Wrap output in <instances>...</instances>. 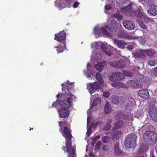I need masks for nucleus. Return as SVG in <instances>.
<instances>
[{
    "mask_svg": "<svg viewBox=\"0 0 157 157\" xmlns=\"http://www.w3.org/2000/svg\"><path fill=\"white\" fill-rule=\"evenodd\" d=\"M59 126L60 127L59 131L61 132L62 135L65 139V146L62 147V149L64 153L67 152L68 154V157H74L75 154V150L72 148L71 139L72 137L71 130L68 127L65 126L62 130L61 124L63 122L59 121L58 122Z\"/></svg>",
    "mask_w": 157,
    "mask_h": 157,
    "instance_id": "obj_1",
    "label": "nucleus"
},
{
    "mask_svg": "<svg viewBox=\"0 0 157 157\" xmlns=\"http://www.w3.org/2000/svg\"><path fill=\"white\" fill-rule=\"evenodd\" d=\"M144 142L147 144H154L157 140V134L153 131H147L144 134Z\"/></svg>",
    "mask_w": 157,
    "mask_h": 157,
    "instance_id": "obj_2",
    "label": "nucleus"
},
{
    "mask_svg": "<svg viewBox=\"0 0 157 157\" xmlns=\"http://www.w3.org/2000/svg\"><path fill=\"white\" fill-rule=\"evenodd\" d=\"M136 135L134 134L128 135L125 139L124 145L127 148H135L136 145Z\"/></svg>",
    "mask_w": 157,
    "mask_h": 157,
    "instance_id": "obj_3",
    "label": "nucleus"
},
{
    "mask_svg": "<svg viewBox=\"0 0 157 157\" xmlns=\"http://www.w3.org/2000/svg\"><path fill=\"white\" fill-rule=\"evenodd\" d=\"M54 39L60 43L63 44L64 45L66 44V34L64 30L60 31L57 34L55 35Z\"/></svg>",
    "mask_w": 157,
    "mask_h": 157,
    "instance_id": "obj_4",
    "label": "nucleus"
},
{
    "mask_svg": "<svg viewBox=\"0 0 157 157\" xmlns=\"http://www.w3.org/2000/svg\"><path fill=\"white\" fill-rule=\"evenodd\" d=\"M75 98V96L72 94H70V98H67V100H63L60 103L62 108L68 109L71 105L72 100Z\"/></svg>",
    "mask_w": 157,
    "mask_h": 157,
    "instance_id": "obj_5",
    "label": "nucleus"
},
{
    "mask_svg": "<svg viewBox=\"0 0 157 157\" xmlns=\"http://www.w3.org/2000/svg\"><path fill=\"white\" fill-rule=\"evenodd\" d=\"M100 87V83L97 81L94 83H88L87 87L90 94L94 93L95 90H98Z\"/></svg>",
    "mask_w": 157,
    "mask_h": 157,
    "instance_id": "obj_6",
    "label": "nucleus"
},
{
    "mask_svg": "<svg viewBox=\"0 0 157 157\" xmlns=\"http://www.w3.org/2000/svg\"><path fill=\"white\" fill-rule=\"evenodd\" d=\"M125 75L121 73L116 72L113 73L109 77V80L112 82H115L116 80H121L124 79Z\"/></svg>",
    "mask_w": 157,
    "mask_h": 157,
    "instance_id": "obj_7",
    "label": "nucleus"
},
{
    "mask_svg": "<svg viewBox=\"0 0 157 157\" xmlns=\"http://www.w3.org/2000/svg\"><path fill=\"white\" fill-rule=\"evenodd\" d=\"M118 24L117 21L115 19L112 20L109 25H105V28L112 32H116L117 29Z\"/></svg>",
    "mask_w": 157,
    "mask_h": 157,
    "instance_id": "obj_8",
    "label": "nucleus"
},
{
    "mask_svg": "<svg viewBox=\"0 0 157 157\" xmlns=\"http://www.w3.org/2000/svg\"><path fill=\"white\" fill-rule=\"evenodd\" d=\"M59 116L63 118H66L69 115V111L68 109L61 108L58 110Z\"/></svg>",
    "mask_w": 157,
    "mask_h": 157,
    "instance_id": "obj_9",
    "label": "nucleus"
},
{
    "mask_svg": "<svg viewBox=\"0 0 157 157\" xmlns=\"http://www.w3.org/2000/svg\"><path fill=\"white\" fill-rule=\"evenodd\" d=\"M124 26L129 30H132L134 29L135 26L134 22L132 21H123Z\"/></svg>",
    "mask_w": 157,
    "mask_h": 157,
    "instance_id": "obj_10",
    "label": "nucleus"
},
{
    "mask_svg": "<svg viewBox=\"0 0 157 157\" xmlns=\"http://www.w3.org/2000/svg\"><path fill=\"white\" fill-rule=\"evenodd\" d=\"M114 44L117 46V47L121 49H123L124 46L128 44L124 40H118L117 38H114L113 39Z\"/></svg>",
    "mask_w": 157,
    "mask_h": 157,
    "instance_id": "obj_11",
    "label": "nucleus"
},
{
    "mask_svg": "<svg viewBox=\"0 0 157 157\" xmlns=\"http://www.w3.org/2000/svg\"><path fill=\"white\" fill-rule=\"evenodd\" d=\"M111 132H109L111 135V136L113 140L119 139L122 132L120 131L115 130V129L113 131H111Z\"/></svg>",
    "mask_w": 157,
    "mask_h": 157,
    "instance_id": "obj_12",
    "label": "nucleus"
},
{
    "mask_svg": "<svg viewBox=\"0 0 157 157\" xmlns=\"http://www.w3.org/2000/svg\"><path fill=\"white\" fill-rule=\"evenodd\" d=\"M150 117L155 121H157V109L155 108H150L149 112Z\"/></svg>",
    "mask_w": 157,
    "mask_h": 157,
    "instance_id": "obj_13",
    "label": "nucleus"
},
{
    "mask_svg": "<svg viewBox=\"0 0 157 157\" xmlns=\"http://www.w3.org/2000/svg\"><path fill=\"white\" fill-rule=\"evenodd\" d=\"M114 152L116 155L124 156L126 154L123 152L119 147V143L117 142L114 146Z\"/></svg>",
    "mask_w": 157,
    "mask_h": 157,
    "instance_id": "obj_14",
    "label": "nucleus"
},
{
    "mask_svg": "<svg viewBox=\"0 0 157 157\" xmlns=\"http://www.w3.org/2000/svg\"><path fill=\"white\" fill-rule=\"evenodd\" d=\"M118 36L121 38H126L128 39H132L134 38V37L131 36L123 31L119 32L118 33Z\"/></svg>",
    "mask_w": 157,
    "mask_h": 157,
    "instance_id": "obj_15",
    "label": "nucleus"
},
{
    "mask_svg": "<svg viewBox=\"0 0 157 157\" xmlns=\"http://www.w3.org/2000/svg\"><path fill=\"white\" fill-rule=\"evenodd\" d=\"M139 96L142 98L147 99L149 96V93L146 89H141L139 92Z\"/></svg>",
    "mask_w": 157,
    "mask_h": 157,
    "instance_id": "obj_16",
    "label": "nucleus"
},
{
    "mask_svg": "<svg viewBox=\"0 0 157 157\" xmlns=\"http://www.w3.org/2000/svg\"><path fill=\"white\" fill-rule=\"evenodd\" d=\"M148 13L153 16L157 15V6L153 5L147 10Z\"/></svg>",
    "mask_w": 157,
    "mask_h": 157,
    "instance_id": "obj_17",
    "label": "nucleus"
},
{
    "mask_svg": "<svg viewBox=\"0 0 157 157\" xmlns=\"http://www.w3.org/2000/svg\"><path fill=\"white\" fill-rule=\"evenodd\" d=\"M126 64L123 60L121 59L117 61L116 67L118 68H123L126 66Z\"/></svg>",
    "mask_w": 157,
    "mask_h": 157,
    "instance_id": "obj_18",
    "label": "nucleus"
},
{
    "mask_svg": "<svg viewBox=\"0 0 157 157\" xmlns=\"http://www.w3.org/2000/svg\"><path fill=\"white\" fill-rule=\"evenodd\" d=\"M55 48H56V51L57 53L59 54L61 52H63V51L64 49L66 48V44L64 46L63 44L60 43L59 45L57 47H55Z\"/></svg>",
    "mask_w": 157,
    "mask_h": 157,
    "instance_id": "obj_19",
    "label": "nucleus"
},
{
    "mask_svg": "<svg viewBox=\"0 0 157 157\" xmlns=\"http://www.w3.org/2000/svg\"><path fill=\"white\" fill-rule=\"evenodd\" d=\"M123 123L122 121H119L115 123L112 131H113L115 129L121 128L123 125Z\"/></svg>",
    "mask_w": 157,
    "mask_h": 157,
    "instance_id": "obj_20",
    "label": "nucleus"
},
{
    "mask_svg": "<svg viewBox=\"0 0 157 157\" xmlns=\"http://www.w3.org/2000/svg\"><path fill=\"white\" fill-rule=\"evenodd\" d=\"M122 10L125 14L131 13L132 10V5L129 4L127 6L122 8Z\"/></svg>",
    "mask_w": 157,
    "mask_h": 157,
    "instance_id": "obj_21",
    "label": "nucleus"
},
{
    "mask_svg": "<svg viewBox=\"0 0 157 157\" xmlns=\"http://www.w3.org/2000/svg\"><path fill=\"white\" fill-rule=\"evenodd\" d=\"M104 66L103 63L101 62H98L95 66L96 69L99 72H101Z\"/></svg>",
    "mask_w": 157,
    "mask_h": 157,
    "instance_id": "obj_22",
    "label": "nucleus"
},
{
    "mask_svg": "<svg viewBox=\"0 0 157 157\" xmlns=\"http://www.w3.org/2000/svg\"><path fill=\"white\" fill-rule=\"evenodd\" d=\"M110 104L109 102H107L105 105L104 112L105 114L109 113L111 111V108L110 107Z\"/></svg>",
    "mask_w": 157,
    "mask_h": 157,
    "instance_id": "obj_23",
    "label": "nucleus"
},
{
    "mask_svg": "<svg viewBox=\"0 0 157 157\" xmlns=\"http://www.w3.org/2000/svg\"><path fill=\"white\" fill-rule=\"evenodd\" d=\"M112 122V119L107 120L106 124L103 128L104 130L105 131H108L110 130L111 128V125L110 123Z\"/></svg>",
    "mask_w": 157,
    "mask_h": 157,
    "instance_id": "obj_24",
    "label": "nucleus"
},
{
    "mask_svg": "<svg viewBox=\"0 0 157 157\" xmlns=\"http://www.w3.org/2000/svg\"><path fill=\"white\" fill-rule=\"evenodd\" d=\"M141 50L139 51V52H136L134 54V56L136 57L139 58H143L145 56V55L144 53L142 50Z\"/></svg>",
    "mask_w": 157,
    "mask_h": 157,
    "instance_id": "obj_25",
    "label": "nucleus"
},
{
    "mask_svg": "<svg viewBox=\"0 0 157 157\" xmlns=\"http://www.w3.org/2000/svg\"><path fill=\"white\" fill-rule=\"evenodd\" d=\"M97 80L98 81L99 83H103L104 82L103 77L100 73L97 72L96 75Z\"/></svg>",
    "mask_w": 157,
    "mask_h": 157,
    "instance_id": "obj_26",
    "label": "nucleus"
},
{
    "mask_svg": "<svg viewBox=\"0 0 157 157\" xmlns=\"http://www.w3.org/2000/svg\"><path fill=\"white\" fill-rule=\"evenodd\" d=\"M105 28L103 27H101V32L102 33L106 36L108 37H112V35L111 34L109 33L106 30V29H105Z\"/></svg>",
    "mask_w": 157,
    "mask_h": 157,
    "instance_id": "obj_27",
    "label": "nucleus"
},
{
    "mask_svg": "<svg viewBox=\"0 0 157 157\" xmlns=\"http://www.w3.org/2000/svg\"><path fill=\"white\" fill-rule=\"evenodd\" d=\"M136 20L142 29H147V27L144 24L142 20L139 19H137Z\"/></svg>",
    "mask_w": 157,
    "mask_h": 157,
    "instance_id": "obj_28",
    "label": "nucleus"
},
{
    "mask_svg": "<svg viewBox=\"0 0 157 157\" xmlns=\"http://www.w3.org/2000/svg\"><path fill=\"white\" fill-rule=\"evenodd\" d=\"M135 13L136 16L138 18L137 19H140L143 16V14L139 9L136 11Z\"/></svg>",
    "mask_w": 157,
    "mask_h": 157,
    "instance_id": "obj_29",
    "label": "nucleus"
},
{
    "mask_svg": "<svg viewBox=\"0 0 157 157\" xmlns=\"http://www.w3.org/2000/svg\"><path fill=\"white\" fill-rule=\"evenodd\" d=\"M101 101V99L100 98H97L94 100L92 105V106L94 107L98 104H99Z\"/></svg>",
    "mask_w": 157,
    "mask_h": 157,
    "instance_id": "obj_30",
    "label": "nucleus"
},
{
    "mask_svg": "<svg viewBox=\"0 0 157 157\" xmlns=\"http://www.w3.org/2000/svg\"><path fill=\"white\" fill-rule=\"evenodd\" d=\"M142 51L148 56H152L153 55L152 51L150 50H143Z\"/></svg>",
    "mask_w": 157,
    "mask_h": 157,
    "instance_id": "obj_31",
    "label": "nucleus"
},
{
    "mask_svg": "<svg viewBox=\"0 0 157 157\" xmlns=\"http://www.w3.org/2000/svg\"><path fill=\"white\" fill-rule=\"evenodd\" d=\"M111 102L112 103L114 104H118L119 102V98L118 97H116L114 98H112Z\"/></svg>",
    "mask_w": 157,
    "mask_h": 157,
    "instance_id": "obj_32",
    "label": "nucleus"
},
{
    "mask_svg": "<svg viewBox=\"0 0 157 157\" xmlns=\"http://www.w3.org/2000/svg\"><path fill=\"white\" fill-rule=\"evenodd\" d=\"M148 64L151 66H153L157 64V62L154 60L151 59L148 62Z\"/></svg>",
    "mask_w": 157,
    "mask_h": 157,
    "instance_id": "obj_33",
    "label": "nucleus"
},
{
    "mask_svg": "<svg viewBox=\"0 0 157 157\" xmlns=\"http://www.w3.org/2000/svg\"><path fill=\"white\" fill-rule=\"evenodd\" d=\"M110 138L109 136H104L102 139V141L105 143H108L110 141Z\"/></svg>",
    "mask_w": 157,
    "mask_h": 157,
    "instance_id": "obj_34",
    "label": "nucleus"
},
{
    "mask_svg": "<svg viewBox=\"0 0 157 157\" xmlns=\"http://www.w3.org/2000/svg\"><path fill=\"white\" fill-rule=\"evenodd\" d=\"M102 124V122L101 121H99L96 123H93L91 124V126L94 128H95L97 126H100Z\"/></svg>",
    "mask_w": 157,
    "mask_h": 157,
    "instance_id": "obj_35",
    "label": "nucleus"
},
{
    "mask_svg": "<svg viewBox=\"0 0 157 157\" xmlns=\"http://www.w3.org/2000/svg\"><path fill=\"white\" fill-rule=\"evenodd\" d=\"M100 136L99 135L97 136H95L94 138L92 139V141L91 142V144L94 145L96 142H97V140L100 138Z\"/></svg>",
    "mask_w": 157,
    "mask_h": 157,
    "instance_id": "obj_36",
    "label": "nucleus"
},
{
    "mask_svg": "<svg viewBox=\"0 0 157 157\" xmlns=\"http://www.w3.org/2000/svg\"><path fill=\"white\" fill-rule=\"evenodd\" d=\"M101 144V141L98 142L96 144V145L95 147V150H99Z\"/></svg>",
    "mask_w": 157,
    "mask_h": 157,
    "instance_id": "obj_37",
    "label": "nucleus"
},
{
    "mask_svg": "<svg viewBox=\"0 0 157 157\" xmlns=\"http://www.w3.org/2000/svg\"><path fill=\"white\" fill-rule=\"evenodd\" d=\"M114 17L117 18L118 19L121 20L122 18V16L119 13H116L114 15Z\"/></svg>",
    "mask_w": 157,
    "mask_h": 157,
    "instance_id": "obj_38",
    "label": "nucleus"
},
{
    "mask_svg": "<svg viewBox=\"0 0 157 157\" xmlns=\"http://www.w3.org/2000/svg\"><path fill=\"white\" fill-rule=\"evenodd\" d=\"M146 2L147 5L151 7L152 6L153 4V0H146Z\"/></svg>",
    "mask_w": 157,
    "mask_h": 157,
    "instance_id": "obj_39",
    "label": "nucleus"
},
{
    "mask_svg": "<svg viewBox=\"0 0 157 157\" xmlns=\"http://www.w3.org/2000/svg\"><path fill=\"white\" fill-rule=\"evenodd\" d=\"M94 33L98 35L100 34V29L99 28H95L94 30Z\"/></svg>",
    "mask_w": 157,
    "mask_h": 157,
    "instance_id": "obj_40",
    "label": "nucleus"
},
{
    "mask_svg": "<svg viewBox=\"0 0 157 157\" xmlns=\"http://www.w3.org/2000/svg\"><path fill=\"white\" fill-rule=\"evenodd\" d=\"M117 61H111L109 62V64L111 66L116 67L117 65Z\"/></svg>",
    "mask_w": 157,
    "mask_h": 157,
    "instance_id": "obj_41",
    "label": "nucleus"
},
{
    "mask_svg": "<svg viewBox=\"0 0 157 157\" xmlns=\"http://www.w3.org/2000/svg\"><path fill=\"white\" fill-rule=\"evenodd\" d=\"M101 47L102 50L105 52L106 50L107 49L106 46L103 43L101 44Z\"/></svg>",
    "mask_w": 157,
    "mask_h": 157,
    "instance_id": "obj_42",
    "label": "nucleus"
},
{
    "mask_svg": "<svg viewBox=\"0 0 157 157\" xmlns=\"http://www.w3.org/2000/svg\"><path fill=\"white\" fill-rule=\"evenodd\" d=\"M110 94V93L108 91H106L105 92L103 93L104 96L106 98L109 97Z\"/></svg>",
    "mask_w": 157,
    "mask_h": 157,
    "instance_id": "obj_43",
    "label": "nucleus"
},
{
    "mask_svg": "<svg viewBox=\"0 0 157 157\" xmlns=\"http://www.w3.org/2000/svg\"><path fill=\"white\" fill-rule=\"evenodd\" d=\"M67 91H68V94L69 95V96L70 97V94H72L71 93V91L73 90V88L72 87H68L67 89Z\"/></svg>",
    "mask_w": 157,
    "mask_h": 157,
    "instance_id": "obj_44",
    "label": "nucleus"
},
{
    "mask_svg": "<svg viewBox=\"0 0 157 157\" xmlns=\"http://www.w3.org/2000/svg\"><path fill=\"white\" fill-rule=\"evenodd\" d=\"M106 54H107L109 56H110L112 54V52L110 50H108L107 49L105 51V52Z\"/></svg>",
    "mask_w": 157,
    "mask_h": 157,
    "instance_id": "obj_45",
    "label": "nucleus"
},
{
    "mask_svg": "<svg viewBox=\"0 0 157 157\" xmlns=\"http://www.w3.org/2000/svg\"><path fill=\"white\" fill-rule=\"evenodd\" d=\"M144 21L146 23H148L151 21V19L148 17H146L144 18Z\"/></svg>",
    "mask_w": 157,
    "mask_h": 157,
    "instance_id": "obj_46",
    "label": "nucleus"
},
{
    "mask_svg": "<svg viewBox=\"0 0 157 157\" xmlns=\"http://www.w3.org/2000/svg\"><path fill=\"white\" fill-rule=\"evenodd\" d=\"M102 149L104 151H108L109 149V147L107 145H104L103 146Z\"/></svg>",
    "mask_w": 157,
    "mask_h": 157,
    "instance_id": "obj_47",
    "label": "nucleus"
},
{
    "mask_svg": "<svg viewBox=\"0 0 157 157\" xmlns=\"http://www.w3.org/2000/svg\"><path fill=\"white\" fill-rule=\"evenodd\" d=\"M139 42L142 45H144L145 44L146 41L144 39H141L139 40Z\"/></svg>",
    "mask_w": 157,
    "mask_h": 157,
    "instance_id": "obj_48",
    "label": "nucleus"
},
{
    "mask_svg": "<svg viewBox=\"0 0 157 157\" xmlns=\"http://www.w3.org/2000/svg\"><path fill=\"white\" fill-rule=\"evenodd\" d=\"M59 102L57 100L56 101H54L52 105V107H56L57 106V103Z\"/></svg>",
    "mask_w": 157,
    "mask_h": 157,
    "instance_id": "obj_49",
    "label": "nucleus"
},
{
    "mask_svg": "<svg viewBox=\"0 0 157 157\" xmlns=\"http://www.w3.org/2000/svg\"><path fill=\"white\" fill-rule=\"evenodd\" d=\"M79 3L77 2H75L74 4L73 5V7L74 8H75L78 7L79 4Z\"/></svg>",
    "mask_w": 157,
    "mask_h": 157,
    "instance_id": "obj_50",
    "label": "nucleus"
},
{
    "mask_svg": "<svg viewBox=\"0 0 157 157\" xmlns=\"http://www.w3.org/2000/svg\"><path fill=\"white\" fill-rule=\"evenodd\" d=\"M153 75L156 76H157V67L154 68L153 71Z\"/></svg>",
    "mask_w": 157,
    "mask_h": 157,
    "instance_id": "obj_51",
    "label": "nucleus"
},
{
    "mask_svg": "<svg viewBox=\"0 0 157 157\" xmlns=\"http://www.w3.org/2000/svg\"><path fill=\"white\" fill-rule=\"evenodd\" d=\"M111 8V7L110 5H108L105 6V9L106 10H110Z\"/></svg>",
    "mask_w": 157,
    "mask_h": 157,
    "instance_id": "obj_52",
    "label": "nucleus"
},
{
    "mask_svg": "<svg viewBox=\"0 0 157 157\" xmlns=\"http://www.w3.org/2000/svg\"><path fill=\"white\" fill-rule=\"evenodd\" d=\"M133 46L131 45H128L127 46V48L128 50H131L133 48Z\"/></svg>",
    "mask_w": 157,
    "mask_h": 157,
    "instance_id": "obj_53",
    "label": "nucleus"
},
{
    "mask_svg": "<svg viewBox=\"0 0 157 157\" xmlns=\"http://www.w3.org/2000/svg\"><path fill=\"white\" fill-rule=\"evenodd\" d=\"M89 157H95L94 154L92 153H90L89 155Z\"/></svg>",
    "mask_w": 157,
    "mask_h": 157,
    "instance_id": "obj_54",
    "label": "nucleus"
},
{
    "mask_svg": "<svg viewBox=\"0 0 157 157\" xmlns=\"http://www.w3.org/2000/svg\"><path fill=\"white\" fill-rule=\"evenodd\" d=\"M60 96V94H58L57 95L56 97L57 98H59Z\"/></svg>",
    "mask_w": 157,
    "mask_h": 157,
    "instance_id": "obj_55",
    "label": "nucleus"
},
{
    "mask_svg": "<svg viewBox=\"0 0 157 157\" xmlns=\"http://www.w3.org/2000/svg\"><path fill=\"white\" fill-rule=\"evenodd\" d=\"M130 82L131 83H134L135 82V81L134 80H131L130 81Z\"/></svg>",
    "mask_w": 157,
    "mask_h": 157,
    "instance_id": "obj_56",
    "label": "nucleus"
},
{
    "mask_svg": "<svg viewBox=\"0 0 157 157\" xmlns=\"http://www.w3.org/2000/svg\"><path fill=\"white\" fill-rule=\"evenodd\" d=\"M155 150L156 152L157 153V146H156V147H155Z\"/></svg>",
    "mask_w": 157,
    "mask_h": 157,
    "instance_id": "obj_57",
    "label": "nucleus"
},
{
    "mask_svg": "<svg viewBox=\"0 0 157 157\" xmlns=\"http://www.w3.org/2000/svg\"><path fill=\"white\" fill-rule=\"evenodd\" d=\"M67 84L69 85V84H70V82L69 81H67Z\"/></svg>",
    "mask_w": 157,
    "mask_h": 157,
    "instance_id": "obj_58",
    "label": "nucleus"
},
{
    "mask_svg": "<svg viewBox=\"0 0 157 157\" xmlns=\"http://www.w3.org/2000/svg\"><path fill=\"white\" fill-rule=\"evenodd\" d=\"M70 0H65V1L67 2H70Z\"/></svg>",
    "mask_w": 157,
    "mask_h": 157,
    "instance_id": "obj_59",
    "label": "nucleus"
},
{
    "mask_svg": "<svg viewBox=\"0 0 157 157\" xmlns=\"http://www.w3.org/2000/svg\"><path fill=\"white\" fill-rule=\"evenodd\" d=\"M69 85L70 86H72V85H73V83H71V82H70V84H69Z\"/></svg>",
    "mask_w": 157,
    "mask_h": 157,
    "instance_id": "obj_60",
    "label": "nucleus"
},
{
    "mask_svg": "<svg viewBox=\"0 0 157 157\" xmlns=\"http://www.w3.org/2000/svg\"><path fill=\"white\" fill-rule=\"evenodd\" d=\"M32 129H33V128H29V130H31Z\"/></svg>",
    "mask_w": 157,
    "mask_h": 157,
    "instance_id": "obj_61",
    "label": "nucleus"
},
{
    "mask_svg": "<svg viewBox=\"0 0 157 157\" xmlns=\"http://www.w3.org/2000/svg\"><path fill=\"white\" fill-rule=\"evenodd\" d=\"M138 157H144L143 155H141L140 156H138Z\"/></svg>",
    "mask_w": 157,
    "mask_h": 157,
    "instance_id": "obj_62",
    "label": "nucleus"
},
{
    "mask_svg": "<svg viewBox=\"0 0 157 157\" xmlns=\"http://www.w3.org/2000/svg\"><path fill=\"white\" fill-rule=\"evenodd\" d=\"M87 124H88V118H87Z\"/></svg>",
    "mask_w": 157,
    "mask_h": 157,
    "instance_id": "obj_63",
    "label": "nucleus"
},
{
    "mask_svg": "<svg viewBox=\"0 0 157 157\" xmlns=\"http://www.w3.org/2000/svg\"><path fill=\"white\" fill-rule=\"evenodd\" d=\"M90 131V130L89 129H88V130H87V132H88Z\"/></svg>",
    "mask_w": 157,
    "mask_h": 157,
    "instance_id": "obj_64",
    "label": "nucleus"
}]
</instances>
